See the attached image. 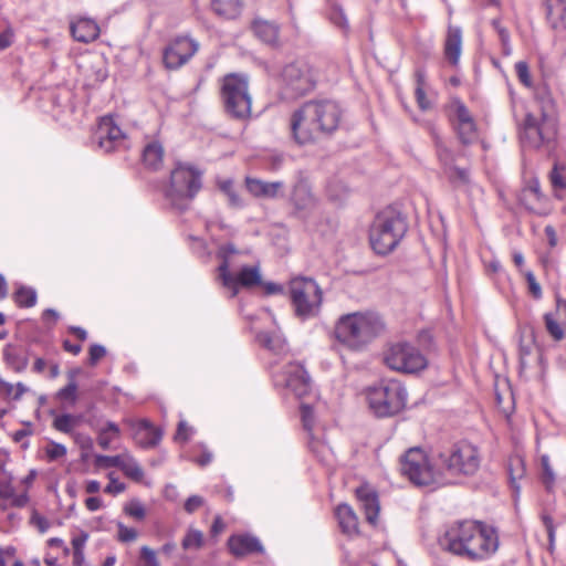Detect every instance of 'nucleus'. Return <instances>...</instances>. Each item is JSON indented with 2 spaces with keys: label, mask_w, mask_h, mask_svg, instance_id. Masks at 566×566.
<instances>
[{
  "label": "nucleus",
  "mask_w": 566,
  "mask_h": 566,
  "mask_svg": "<svg viewBox=\"0 0 566 566\" xmlns=\"http://www.w3.org/2000/svg\"><path fill=\"white\" fill-rule=\"evenodd\" d=\"M344 111L333 99H311L293 111L290 118L291 138L300 146L331 137L340 127Z\"/></svg>",
  "instance_id": "f257e3e1"
},
{
  "label": "nucleus",
  "mask_w": 566,
  "mask_h": 566,
  "mask_svg": "<svg viewBox=\"0 0 566 566\" xmlns=\"http://www.w3.org/2000/svg\"><path fill=\"white\" fill-rule=\"evenodd\" d=\"M442 545L457 556L476 562L495 553L499 538L494 528L480 522L464 521L447 531Z\"/></svg>",
  "instance_id": "f03ea898"
},
{
  "label": "nucleus",
  "mask_w": 566,
  "mask_h": 566,
  "mask_svg": "<svg viewBox=\"0 0 566 566\" xmlns=\"http://www.w3.org/2000/svg\"><path fill=\"white\" fill-rule=\"evenodd\" d=\"M385 331L382 318L374 312L342 315L335 325V337L352 349H361Z\"/></svg>",
  "instance_id": "7ed1b4c3"
},
{
  "label": "nucleus",
  "mask_w": 566,
  "mask_h": 566,
  "mask_svg": "<svg viewBox=\"0 0 566 566\" xmlns=\"http://www.w3.org/2000/svg\"><path fill=\"white\" fill-rule=\"evenodd\" d=\"M407 231L406 216L388 207L375 216L369 230L370 245L377 254L387 255L399 245Z\"/></svg>",
  "instance_id": "20e7f679"
},
{
  "label": "nucleus",
  "mask_w": 566,
  "mask_h": 566,
  "mask_svg": "<svg viewBox=\"0 0 566 566\" xmlns=\"http://www.w3.org/2000/svg\"><path fill=\"white\" fill-rule=\"evenodd\" d=\"M407 390L397 379H381L366 389L370 411L377 418L398 415L407 405Z\"/></svg>",
  "instance_id": "39448f33"
},
{
  "label": "nucleus",
  "mask_w": 566,
  "mask_h": 566,
  "mask_svg": "<svg viewBox=\"0 0 566 566\" xmlns=\"http://www.w3.org/2000/svg\"><path fill=\"white\" fill-rule=\"evenodd\" d=\"M220 99L226 114L244 120L251 115L252 97L249 92V77L242 73H229L220 80Z\"/></svg>",
  "instance_id": "423d86ee"
},
{
  "label": "nucleus",
  "mask_w": 566,
  "mask_h": 566,
  "mask_svg": "<svg viewBox=\"0 0 566 566\" xmlns=\"http://www.w3.org/2000/svg\"><path fill=\"white\" fill-rule=\"evenodd\" d=\"M201 178L202 172L195 167L177 164L171 170L170 184L165 192L170 207L180 212L187 210L202 187Z\"/></svg>",
  "instance_id": "0eeeda50"
},
{
  "label": "nucleus",
  "mask_w": 566,
  "mask_h": 566,
  "mask_svg": "<svg viewBox=\"0 0 566 566\" xmlns=\"http://www.w3.org/2000/svg\"><path fill=\"white\" fill-rule=\"evenodd\" d=\"M239 253L240 251L231 242L221 244L216 253L217 259L220 260L219 277L224 287L232 290V296L238 294L239 287L250 289L262 283L258 266L244 265L237 274L230 272L231 259Z\"/></svg>",
  "instance_id": "6e6552de"
},
{
  "label": "nucleus",
  "mask_w": 566,
  "mask_h": 566,
  "mask_svg": "<svg viewBox=\"0 0 566 566\" xmlns=\"http://www.w3.org/2000/svg\"><path fill=\"white\" fill-rule=\"evenodd\" d=\"M557 136V123L555 116L535 115L527 113L523 120L520 139L523 147L532 149H546L551 151L555 147Z\"/></svg>",
  "instance_id": "1a4fd4ad"
},
{
  "label": "nucleus",
  "mask_w": 566,
  "mask_h": 566,
  "mask_svg": "<svg viewBox=\"0 0 566 566\" xmlns=\"http://www.w3.org/2000/svg\"><path fill=\"white\" fill-rule=\"evenodd\" d=\"M290 297L295 315L307 319L318 315L323 302V292L313 277L298 276L290 281Z\"/></svg>",
  "instance_id": "9d476101"
},
{
  "label": "nucleus",
  "mask_w": 566,
  "mask_h": 566,
  "mask_svg": "<svg viewBox=\"0 0 566 566\" xmlns=\"http://www.w3.org/2000/svg\"><path fill=\"white\" fill-rule=\"evenodd\" d=\"M444 469L453 475H473L481 465V454L476 446L467 440L452 443L439 452Z\"/></svg>",
  "instance_id": "9b49d317"
},
{
  "label": "nucleus",
  "mask_w": 566,
  "mask_h": 566,
  "mask_svg": "<svg viewBox=\"0 0 566 566\" xmlns=\"http://www.w3.org/2000/svg\"><path fill=\"white\" fill-rule=\"evenodd\" d=\"M384 361L390 369L405 374L419 373L428 365L420 350L407 342L392 344L385 353Z\"/></svg>",
  "instance_id": "f8f14e48"
},
{
  "label": "nucleus",
  "mask_w": 566,
  "mask_h": 566,
  "mask_svg": "<svg viewBox=\"0 0 566 566\" xmlns=\"http://www.w3.org/2000/svg\"><path fill=\"white\" fill-rule=\"evenodd\" d=\"M282 90L289 98H297L312 92L316 81L312 69L304 62H293L285 65L281 73Z\"/></svg>",
  "instance_id": "ddd939ff"
},
{
  "label": "nucleus",
  "mask_w": 566,
  "mask_h": 566,
  "mask_svg": "<svg viewBox=\"0 0 566 566\" xmlns=\"http://www.w3.org/2000/svg\"><path fill=\"white\" fill-rule=\"evenodd\" d=\"M400 470L416 485H429L434 481L433 469L420 448H410L403 454Z\"/></svg>",
  "instance_id": "4468645a"
},
{
  "label": "nucleus",
  "mask_w": 566,
  "mask_h": 566,
  "mask_svg": "<svg viewBox=\"0 0 566 566\" xmlns=\"http://www.w3.org/2000/svg\"><path fill=\"white\" fill-rule=\"evenodd\" d=\"M276 388L290 390L295 397L302 398L311 391V377L303 365L290 363L273 376Z\"/></svg>",
  "instance_id": "2eb2a0df"
},
{
  "label": "nucleus",
  "mask_w": 566,
  "mask_h": 566,
  "mask_svg": "<svg viewBox=\"0 0 566 566\" xmlns=\"http://www.w3.org/2000/svg\"><path fill=\"white\" fill-rule=\"evenodd\" d=\"M94 140L105 153H113L127 148V138L111 116L101 118L94 135Z\"/></svg>",
  "instance_id": "dca6fc26"
},
{
  "label": "nucleus",
  "mask_w": 566,
  "mask_h": 566,
  "mask_svg": "<svg viewBox=\"0 0 566 566\" xmlns=\"http://www.w3.org/2000/svg\"><path fill=\"white\" fill-rule=\"evenodd\" d=\"M199 44L189 36H177L165 50L163 61L167 69L177 70L198 51Z\"/></svg>",
  "instance_id": "f3484780"
},
{
  "label": "nucleus",
  "mask_w": 566,
  "mask_h": 566,
  "mask_svg": "<svg viewBox=\"0 0 566 566\" xmlns=\"http://www.w3.org/2000/svg\"><path fill=\"white\" fill-rule=\"evenodd\" d=\"M290 202L294 213L300 217L307 216L316 207V198L305 180H298L292 188Z\"/></svg>",
  "instance_id": "a211bd4d"
},
{
  "label": "nucleus",
  "mask_w": 566,
  "mask_h": 566,
  "mask_svg": "<svg viewBox=\"0 0 566 566\" xmlns=\"http://www.w3.org/2000/svg\"><path fill=\"white\" fill-rule=\"evenodd\" d=\"M356 495L365 512L366 521L371 525H376L380 511L377 492L368 485H361L356 490Z\"/></svg>",
  "instance_id": "6ab92c4d"
},
{
  "label": "nucleus",
  "mask_w": 566,
  "mask_h": 566,
  "mask_svg": "<svg viewBox=\"0 0 566 566\" xmlns=\"http://www.w3.org/2000/svg\"><path fill=\"white\" fill-rule=\"evenodd\" d=\"M228 547L235 557L263 552V546L259 538L249 534L232 535L228 539Z\"/></svg>",
  "instance_id": "aec40b11"
},
{
  "label": "nucleus",
  "mask_w": 566,
  "mask_h": 566,
  "mask_svg": "<svg viewBox=\"0 0 566 566\" xmlns=\"http://www.w3.org/2000/svg\"><path fill=\"white\" fill-rule=\"evenodd\" d=\"M70 31L73 39L82 43L93 42L99 35V27L97 22L84 17L71 21Z\"/></svg>",
  "instance_id": "412c9836"
},
{
  "label": "nucleus",
  "mask_w": 566,
  "mask_h": 566,
  "mask_svg": "<svg viewBox=\"0 0 566 566\" xmlns=\"http://www.w3.org/2000/svg\"><path fill=\"white\" fill-rule=\"evenodd\" d=\"M248 191L256 198L274 199L284 188L283 181H264L258 178L247 177Z\"/></svg>",
  "instance_id": "4be33fe9"
},
{
  "label": "nucleus",
  "mask_w": 566,
  "mask_h": 566,
  "mask_svg": "<svg viewBox=\"0 0 566 566\" xmlns=\"http://www.w3.org/2000/svg\"><path fill=\"white\" fill-rule=\"evenodd\" d=\"M7 481H0V511L8 510L9 506L23 507L28 504V494H18L11 485V476H6Z\"/></svg>",
  "instance_id": "5701e85b"
},
{
  "label": "nucleus",
  "mask_w": 566,
  "mask_h": 566,
  "mask_svg": "<svg viewBox=\"0 0 566 566\" xmlns=\"http://www.w3.org/2000/svg\"><path fill=\"white\" fill-rule=\"evenodd\" d=\"M462 50V31L459 27L449 25L444 41V56L453 66L459 64Z\"/></svg>",
  "instance_id": "b1692460"
},
{
  "label": "nucleus",
  "mask_w": 566,
  "mask_h": 566,
  "mask_svg": "<svg viewBox=\"0 0 566 566\" xmlns=\"http://www.w3.org/2000/svg\"><path fill=\"white\" fill-rule=\"evenodd\" d=\"M254 35L265 44L277 45L280 27L271 21L263 19H254L251 23Z\"/></svg>",
  "instance_id": "393cba45"
},
{
  "label": "nucleus",
  "mask_w": 566,
  "mask_h": 566,
  "mask_svg": "<svg viewBox=\"0 0 566 566\" xmlns=\"http://www.w3.org/2000/svg\"><path fill=\"white\" fill-rule=\"evenodd\" d=\"M130 436L135 443L142 448H151L159 443L163 438L160 427H130Z\"/></svg>",
  "instance_id": "a878e982"
},
{
  "label": "nucleus",
  "mask_w": 566,
  "mask_h": 566,
  "mask_svg": "<svg viewBox=\"0 0 566 566\" xmlns=\"http://www.w3.org/2000/svg\"><path fill=\"white\" fill-rule=\"evenodd\" d=\"M335 515L343 533L349 536L358 534V517L349 505L339 504Z\"/></svg>",
  "instance_id": "bb28decb"
},
{
  "label": "nucleus",
  "mask_w": 566,
  "mask_h": 566,
  "mask_svg": "<svg viewBox=\"0 0 566 566\" xmlns=\"http://www.w3.org/2000/svg\"><path fill=\"white\" fill-rule=\"evenodd\" d=\"M547 20L553 29H566V0H547Z\"/></svg>",
  "instance_id": "cd10ccee"
},
{
  "label": "nucleus",
  "mask_w": 566,
  "mask_h": 566,
  "mask_svg": "<svg viewBox=\"0 0 566 566\" xmlns=\"http://www.w3.org/2000/svg\"><path fill=\"white\" fill-rule=\"evenodd\" d=\"M534 99L541 111L539 115L555 116V102L546 83H539L534 87Z\"/></svg>",
  "instance_id": "c85d7f7f"
},
{
  "label": "nucleus",
  "mask_w": 566,
  "mask_h": 566,
  "mask_svg": "<svg viewBox=\"0 0 566 566\" xmlns=\"http://www.w3.org/2000/svg\"><path fill=\"white\" fill-rule=\"evenodd\" d=\"M164 148L160 143L151 142L144 147L143 163L151 169L158 170L163 164Z\"/></svg>",
  "instance_id": "c756f323"
},
{
  "label": "nucleus",
  "mask_w": 566,
  "mask_h": 566,
  "mask_svg": "<svg viewBox=\"0 0 566 566\" xmlns=\"http://www.w3.org/2000/svg\"><path fill=\"white\" fill-rule=\"evenodd\" d=\"M256 340L266 349L280 355L286 350L285 339L276 333L260 332L256 335Z\"/></svg>",
  "instance_id": "7c9ffc66"
},
{
  "label": "nucleus",
  "mask_w": 566,
  "mask_h": 566,
  "mask_svg": "<svg viewBox=\"0 0 566 566\" xmlns=\"http://www.w3.org/2000/svg\"><path fill=\"white\" fill-rule=\"evenodd\" d=\"M81 373L80 368L69 371V384L56 392V398L62 403L74 405L77 399V384L75 377Z\"/></svg>",
  "instance_id": "2f4dec72"
},
{
  "label": "nucleus",
  "mask_w": 566,
  "mask_h": 566,
  "mask_svg": "<svg viewBox=\"0 0 566 566\" xmlns=\"http://www.w3.org/2000/svg\"><path fill=\"white\" fill-rule=\"evenodd\" d=\"M507 472L511 486L517 494L520 492V485L517 484V481L521 480L525 474V463L523 458L520 455L511 457L507 462Z\"/></svg>",
  "instance_id": "473e14b6"
},
{
  "label": "nucleus",
  "mask_w": 566,
  "mask_h": 566,
  "mask_svg": "<svg viewBox=\"0 0 566 566\" xmlns=\"http://www.w3.org/2000/svg\"><path fill=\"white\" fill-rule=\"evenodd\" d=\"M214 12L226 19H234L240 14L241 0H212Z\"/></svg>",
  "instance_id": "72a5a7b5"
},
{
  "label": "nucleus",
  "mask_w": 566,
  "mask_h": 566,
  "mask_svg": "<svg viewBox=\"0 0 566 566\" xmlns=\"http://www.w3.org/2000/svg\"><path fill=\"white\" fill-rule=\"evenodd\" d=\"M15 304L21 308L33 307L38 301L35 289L31 286L20 285L12 294Z\"/></svg>",
  "instance_id": "f704fd0d"
},
{
  "label": "nucleus",
  "mask_w": 566,
  "mask_h": 566,
  "mask_svg": "<svg viewBox=\"0 0 566 566\" xmlns=\"http://www.w3.org/2000/svg\"><path fill=\"white\" fill-rule=\"evenodd\" d=\"M7 364L17 373L23 371L29 364L25 355L21 354L14 346L7 345L3 352Z\"/></svg>",
  "instance_id": "c9c22d12"
},
{
  "label": "nucleus",
  "mask_w": 566,
  "mask_h": 566,
  "mask_svg": "<svg viewBox=\"0 0 566 566\" xmlns=\"http://www.w3.org/2000/svg\"><path fill=\"white\" fill-rule=\"evenodd\" d=\"M449 182L458 188L470 184V172L467 168L458 167L455 164L442 170Z\"/></svg>",
  "instance_id": "e433bc0d"
},
{
  "label": "nucleus",
  "mask_w": 566,
  "mask_h": 566,
  "mask_svg": "<svg viewBox=\"0 0 566 566\" xmlns=\"http://www.w3.org/2000/svg\"><path fill=\"white\" fill-rule=\"evenodd\" d=\"M119 469L123 471V473L127 478H129L136 482H140L144 478L143 468L139 465V463L134 458H132L128 454H124V459L120 463Z\"/></svg>",
  "instance_id": "4c0bfd02"
},
{
  "label": "nucleus",
  "mask_w": 566,
  "mask_h": 566,
  "mask_svg": "<svg viewBox=\"0 0 566 566\" xmlns=\"http://www.w3.org/2000/svg\"><path fill=\"white\" fill-rule=\"evenodd\" d=\"M434 146H436L437 157L441 164L442 170L444 168H448V166H451L455 163L454 153L444 144L442 138H440L437 135L434 136Z\"/></svg>",
  "instance_id": "58836bf2"
},
{
  "label": "nucleus",
  "mask_w": 566,
  "mask_h": 566,
  "mask_svg": "<svg viewBox=\"0 0 566 566\" xmlns=\"http://www.w3.org/2000/svg\"><path fill=\"white\" fill-rule=\"evenodd\" d=\"M203 533L197 528L189 527L181 541V546L185 551H197L203 546Z\"/></svg>",
  "instance_id": "ea45409f"
},
{
  "label": "nucleus",
  "mask_w": 566,
  "mask_h": 566,
  "mask_svg": "<svg viewBox=\"0 0 566 566\" xmlns=\"http://www.w3.org/2000/svg\"><path fill=\"white\" fill-rule=\"evenodd\" d=\"M457 135L462 145L468 146L475 142L478 138L475 123L457 124Z\"/></svg>",
  "instance_id": "a19ab883"
},
{
  "label": "nucleus",
  "mask_w": 566,
  "mask_h": 566,
  "mask_svg": "<svg viewBox=\"0 0 566 566\" xmlns=\"http://www.w3.org/2000/svg\"><path fill=\"white\" fill-rule=\"evenodd\" d=\"M29 389L22 382L15 386L0 378V395L9 400H19Z\"/></svg>",
  "instance_id": "79ce46f5"
},
{
  "label": "nucleus",
  "mask_w": 566,
  "mask_h": 566,
  "mask_svg": "<svg viewBox=\"0 0 566 566\" xmlns=\"http://www.w3.org/2000/svg\"><path fill=\"white\" fill-rule=\"evenodd\" d=\"M549 179L555 190L566 189V164L556 161L549 172Z\"/></svg>",
  "instance_id": "37998d69"
},
{
  "label": "nucleus",
  "mask_w": 566,
  "mask_h": 566,
  "mask_svg": "<svg viewBox=\"0 0 566 566\" xmlns=\"http://www.w3.org/2000/svg\"><path fill=\"white\" fill-rule=\"evenodd\" d=\"M544 322L547 333L555 339L562 340L564 338V331L553 313L544 315Z\"/></svg>",
  "instance_id": "c03bdc74"
},
{
  "label": "nucleus",
  "mask_w": 566,
  "mask_h": 566,
  "mask_svg": "<svg viewBox=\"0 0 566 566\" xmlns=\"http://www.w3.org/2000/svg\"><path fill=\"white\" fill-rule=\"evenodd\" d=\"M541 464H542V481L546 488L547 491H551L555 484V473L549 464V458L548 455H543L541 458Z\"/></svg>",
  "instance_id": "a18cd8bd"
},
{
  "label": "nucleus",
  "mask_w": 566,
  "mask_h": 566,
  "mask_svg": "<svg viewBox=\"0 0 566 566\" xmlns=\"http://www.w3.org/2000/svg\"><path fill=\"white\" fill-rule=\"evenodd\" d=\"M221 190L227 195L229 205L232 208H242L243 201L241 197L237 193V191L233 188V184L231 180H227L222 182Z\"/></svg>",
  "instance_id": "49530a36"
},
{
  "label": "nucleus",
  "mask_w": 566,
  "mask_h": 566,
  "mask_svg": "<svg viewBox=\"0 0 566 566\" xmlns=\"http://www.w3.org/2000/svg\"><path fill=\"white\" fill-rule=\"evenodd\" d=\"M515 71H516V75L518 77V81L525 87L531 88L532 87V76H531L528 64L525 61H518L515 64Z\"/></svg>",
  "instance_id": "de8ad7c7"
},
{
  "label": "nucleus",
  "mask_w": 566,
  "mask_h": 566,
  "mask_svg": "<svg viewBox=\"0 0 566 566\" xmlns=\"http://www.w3.org/2000/svg\"><path fill=\"white\" fill-rule=\"evenodd\" d=\"M138 537V532L133 527H127L123 523H117V539L122 543L135 542Z\"/></svg>",
  "instance_id": "09e8293b"
},
{
  "label": "nucleus",
  "mask_w": 566,
  "mask_h": 566,
  "mask_svg": "<svg viewBox=\"0 0 566 566\" xmlns=\"http://www.w3.org/2000/svg\"><path fill=\"white\" fill-rule=\"evenodd\" d=\"M124 512L138 521L143 520L146 516L145 507L138 500H132L130 502H128L124 506Z\"/></svg>",
  "instance_id": "8fccbe9b"
},
{
  "label": "nucleus",
  "mask_w": 566,
  "mask_h": 566,
  "mask_svg": "<svg viewBox=\"0 0 566 566\" xmlns=\"http://www.w3.org/2000/svg\"><path fill=\"white\" fill-rule=\"evenodd\" d=\"M119 433L118 427H105V429L99 433L97 443L98 446L106 450L109 448L111 440Z\"/></svg>",
  "instance_id": "3c124183"
},
{
  "label": "nucleus",
  "mask_w": 566,
  "mask_h": 566,
  "mask_svg": "<svg viewBox=\"0 0 566 566\" xmlns=\"http://www.w3.org/2000/svg\"><path fill=\"white\" fill-rule=\"evenodd\" d=\"M525 279H526V282L528 285V291H530L531 295L535 300H541L543 296L542 287H541L539 283L536 281V277L533 274V272L527 271L525 273Z\"/></svg>",
  "instance_id": "603ef678"
},
{
  "label": "nucleus",
  "mask_w": 566,
  "mask_h": 566,
  "mask_svg": "<svg viewBox=\"0 0 566 566\" xmlns=\"http://www.w3.org/2000/svg\"><path fill=\"white\" fill-rule=\"evenodd\" d=\"M331 21L340 29H348L347 18L340 7H333L329 15Z\"/></svg>",
  "instance_id": "864d4df0"
},
{
  "label": "nucleus",
  "mask_w": 566,
  "mask_h": 566,
  "mask_svg": "<svg viewBox=\"0 0 566 566\" xmlns=\"http://www.w3.org/2000/svg\"><path fill=\"white\" fill-rule=\"evenodd\" d=\"M140 559L146 566H160L156 552L149 546H142Z\"/></svg>",
  "instance_id": "5fc2aeb1"
},
{
  "label": "nucleus",
  "mask_w": 566,
  "mask_h": 566,
  "mask_svg": "<svg viewBox=\"0 0 566 566\" xmlns=\"http://www.w3.org/2000/svg\"><path fill=\"white\" fill-rule=\"evenodd\" d=\"M106 355V348L99 344H93L88 350V364L95 366Z\"/></svg>",
  "instance_id": "6e6d98bb"
},
{
  "label": "nucleus",
  "mask_w": 566,
  "mask_h": 566,
  "mask_svg": "<svg viewBox=\"0 0 566 566\" xmlns=\"http://www.w3.org/2000/svg\"><path fill=\"white\" fill-rule=\"evenodd\" d=\"M45 453L50 460H57L65 455L66 449L63 444L52 442L45 448Z\"/></svg>",
  "instance_id": "4d7b16f0"
},
{
  "label": "nucleus",
  "mask_w": 566,
  "mask_h": 566,
  "mask_svg": "<svg viewBox=\"0 0 566 566\" xmlns=\"http://www.w3.org/2000/svg\"><path fill=\"white\" fill-rule=\"evenodd\" d=\"M205 504V499L200 495H191L185 502L184 509L187 513L192 514Z\"/></svg>",
  "instance_id": "13d9d810"
},
{
  "label": "nucleus",
  "mask_w": 566,
  "mask_h": 566,
  "mask_svg": "<svg viewBox=\"0 0 566 566\" xmlns=\"http://www.w3.org/2000/svg\"><path fill=\"white\" fill-rule=\"evenodd\" d=\"M30 522H31V524L33 526H35L38 528V531L41 534H44L50 528V526H51V524L48 521V518H45L44 516L40 515L38 512H33Z\"/></svg>",
  "instance_id": "bf43d9fd"
},
{
  "label": "nucleus",
  "mask_w": 566,
  "mask_h": 566,
  "mask_svg": "<svg viewBox=\"0 0 566 566\" xmlns=\"http://www.w3.org/2000/svg\"><path fill=\"white\" fill-rule=\"evenodd\" d=\"M455 115H457L458 124L475 123L473 117L471 116L468 107L462 103H460L457 106Z\"/></svg>",
  "instance_id": "052dcab7"
},
{
  "label": "nucleus",
  "mask_w": 566,
  "mask_h": 566,
  "mask_svg": "<svg viewBox=\"0 0 566 566\" xmlns=\"http://www.w3.org/2000/svg\"><path fill=\"white\" fill-rule=\"evenodd\" d=\"M104 491L106 493L117 495L125 491V484L113 478V474H109V483Z\"/></svg>",
  "instance_id": "680f3d73"
},
{
  "label": "nucleus",
  "mask_w": 566,
  "mask_h": 566,
  "mask_svg": "<svg viewBox=\"0 0 566 566\" xmlns=\"http://www.w3.org/2000/svg\"><path fill=\"white\" fill-rule=\"evenodd\" d=\"M30 434H32V430L30 429V427H25V428H23L21 430H18L13 434V440H14V442L20 443L21 447L25 449L29 446L27 438Z\"/></svg>",
  "instance_id": "e2e57ef3"
},
{
  "label": "nucleus",
  "mask_w": 566,
  "mask_h": 566,
  "mask_svg": "<svg viewBox=\"0 0 566 566\" xmlns=\"http://www.w3.org/2000/svg\"><path fill=\"white\" fill-rule=\"evenodd\" d=\"M415 94L419 107L422 111H427L430 107V104L427 99L424 90L422 87H416Z\"/></svg>",
  "instance_id": "0e129e2a"
},
{
  "label": "nucleus",
  "mask_w": 566,
  "mask_h": 566,
  "mask_svg": "<svg viewBox=\"0 0 566 566\" xmlns=\"http://www.w3.org/2000/svg\"><path fill=\"white\" fill-rule=\"evenodd\" d=\"M124 459V454L122 455H115V457H108V455H104V457H98V462H104L106 467H116V468H120V463Z\"/></svg>",
  "instance_id": "69168bd1"
},
{
  "label": "nucleus",
  "mask_w": 566,
  "mask_h": 566,
  "mask_svg": "<svg viewBox=\"0 0 566 566\" xmlns=\"http://www.w3.org/2000/svg\"><path fill=\"white\" fill-rule=\"evenodd\" d=\"M13 32L8 29L0 33V50H6L12 44Z\"/></svg>",
  "instance_id": "338daca9"
},
{
  "label": "nucleus",
  "mask_w": 566,
  "mask_h": 566,
  "mask_svg": "<svg viewBox=\"0 0 566 566\" xmlns=\"http://www.w3.org/2000/svg\"><path fill=\"white\" fill-rule=\"evenodd\" d=\"M499 38L501 40L502 46H503V53L510 54L511 48H510V33L507 29L500 30L497 33Z\"/></svg>",
  "instance_id": "774afa93"
}]
</instances>
